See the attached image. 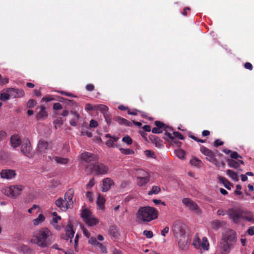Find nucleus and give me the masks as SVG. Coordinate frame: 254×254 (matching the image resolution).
<instances>
[{
	"label": "nucleus",
	"mask_w": 254,
	"mask_h": 254,
	"mask_svg": "<svg viewBox=\"0 0 254 254\" xmlns=\"http://www.w3.org/2000/svg\"><path fill=\"white\" fill-rule=\"evenodd\" d=\"M97 109L100 111L103 115H105L108 113L109 108L104 105H99L97 107Z\"/></svg>",
	"instance_id": "4c0bfd02"
},
{
	"label": "nucleus",
	"mask_w": 254,
	"mask_h": 254,
	"mask_svg": "<svg viewBox=\"0 0 254 254\" xmlns=\"http://www.w3.org/2000/svg\"><path fill=\"white\" fill-rule=\"evenodd\" d=\"M109 232L111 234L113 235V236H115L116 234V227L114 226L110 227Z\"/></svg>",
	"instance_id": "0e129e2a"
},
{
	"label": "nucleus",
	"mask_w": 254,
	"mask_h": 254,
	"mask_svg": "<svg viewBox=\"0 0 254 254\" xmlns=\"http://www.w3.org/2000/svg\"><path fill=\"white\" fill-rule=\"evenodd\" d=\"M236 241L237 234L234 230L230 229L223 233L218 245L221 254H229Z\"/></svg>",
	"instance_id": "f03ea898"
},
{
	"label": "nucleus",
	"mask_w": 254,
	"mask_h": 254,
	"mask_svg": "<svg viewBox=\"0 0 254 254\" xmlns=\"http://www.w3.org/2000/svg\"><path fill=\"white\" fill-rule=\"evenodd\" d=\"M182 202L185 205L186 207L191 211H193L196 213L199 212V209L198 205L188 198H185L182 200Z\"/></svg>",
	"instance_id": "9b49d317"
},
{
	"label": "nucleus",
	"mask_w": 254,
	"mask_h": 254,
	"mask_svg": "<svg viewBox=\"0 0 254 254\" xmlns=\"http://www.w3.org/2000/svg\"><path fill=\"white\" fill-rule=\"evenodd\" d=\"M98 124L97 122L94 120H91L90 121L89 126L91 127H96L98 126Z\"/></svg>",
	"instance_id": "052dcab7"
},
{
	"label": "nucleus",
	"mask_w": 254,
	"mask_h": 254,
	"mask_svg": "<svg viewBox=\"0 0 254 254\" xmlns=\"http://www.w3.org/2000/svg\"><path fill=\"white\" fill-rule=\"evenodd\" d=\"M11 97L13 98H18L23 97L24 95V92L22 89H18L15 88H10L7 90Z\"/></svg>",
	"instance_id": "6ab92c4d"
},
{
	"label": "nucleus",
	"mask_w": 254,
	"mask_h": 254,
	"mask_svg": "<svg viewBox=\"0 0 254 254\" xmlns=\"http://www.w3.org/2000/svg\"><path fill=\"white\" fill-rule=\"evenodd\" d=\"M20 252L23 254H31L32 250L27 245H23L20 247Z\"/></svg>",
	"instance_id": "f704fd0d"
},
{
	"label": "nucleus",
	"mask_w": 254,
	"mask_h": 254,
	"mask_svg": "<svg viewBox=\"0 0 254 254\" xmlns=\"http://www.w3.org/2000/svg\"><path fill=\"white\" fill-rule=\"evenodd\" d=\"M10 143L13 148H16L19 146L21 143V140L19 135L17 134L12 135L10 138Z\"/></svg>",
	"instance_id": "bb28decb"
},
{
	"label": "nucleus",
	"mask_w": 254,
	"mask_h": 254,
	"mask_svg": "<svg viewBox=\"0 0 254 254\" xmlns=\"http://www.w3.org/2000/svg\"><path fill=\"white\" fill-rule=\"evenodd\" d=\"M88 243L95 248H98L102 253L106 254L107 253L106 247L103 245L102 244L98 242L95 237H91L88 240Z\"/></svg>",
	"instance_id": "4468645a"
},
{
	"label": "nucleus",
	"mask_w": 254,
	"mask_h": 254,
	"mask_svg": "<svg viewBox=\"0 0 254 254\" xmlns=\"http://www.w3.org/2000/svg\"><path fill=\"white\" fill-rule=\"evenodd\" d=\"M171 132L172 131H170L167 133H165V136L164 137V139L172 143H174L178 147L180 146L182 144L181 142L178 140L177 138H175L174 137H172Z\"/></svg>",
	"instance_id": "aec40b11"
},
{
	"label": "nucleus",
	"mask_w": 254,
	"mask_h": 254,
	"mask_svg": "<svg viewBox=\"0 0 254 254\" xmlns=\"http://www.w3.org/2000/svg\"><path fill=\"white\" fill-rule=\"evenodd\" d=\"M9 79L7 77L2 78L0 74V85H4L8 82Z\"/></svg>",
	"instance_id": "6e6d98bb"
},
{
	"label": "nucleus",
	"mask_w": 254,
	"mask_h": 254,
	"mask_svg": "<svg viewBox=\"0 0 254 254\" xmlns=\"http://www.w3.org/2000/svg\"><path fill=\"white\" fill-rule=\"evenodd\" d=\"M154 124L156 127L161 130L165 131V133H167L170 131H173V128L167 125L162 122L156 121L154 122Z\"/></svg>",
	"instance_id": "412c9836"
},
{
	"label": "nucleus",
	"mask_w": 254,
	"mask_h": 254,
	"mask_svg": "<svg viewBox=\"0 0 254 254\" xmlns=\"http://www.w3.org/2000/svg\"><path fill=\"white\" fill-rule=\"evenodd\" d=\"M151 142L154 144L157 147H161L163 146L162 141L156 135L151 134L149 136Z\"/></svg>",
	"instance_id": "393cba45"
},
{
	"label": "nucleus",
	"mask_w": 254,
	"mask_h": 254,
	"mask_svg": "<svg viewBox=\"0 0 254 254\" xmlns=\"http://www.w3.org/2000/svg\"><path fill=\"white\" fill-rule=\"evenodd\" d=\"M223 144H224V142L222 141H221L219 139H216L215 140V141L214 142V146L216 147H217L222 145Z\"/></svg>",
	"instance_id": "13d9d810"
},
{
	"label": "nucleus",
	"mask_w": 254,
	"mask_h": 254,
	"mask_svg": "<svg viewBox=\"0 0 254 254\" xmlns=\"http://www.w3.org/2000/svg\"><path fill=\"white\" fill-rule=\"evenodd\" d=\"M242 189V187L240 185H237L236 186V190L235 191V193L237 195H241L242 194V192L240 190Z\"/></svg>",
	"instance_id": "e2e57ef3"
},
{
	"label": "nucleus",
	"mask_w": 254,
	"mask_h": 254,
	"mask_svg": "<svg viewBox=\"0 0 254 254\" xmlns=\"http://www.w3.org/2000/svg\"><path fill=\"white\" fill-rule=\"evenodd\" d=\"M74 194V190L71 189H69L64 194V200L69 208L73 207Z\"/></svg>",
	"instance_id": "f8f14e48"
},
{
	"label": "nucleus",
	"mask_w": 254,
	"mask_h": 254,
	"mask_svg": "<svg viewBox=\"0 0 254 254\" xmlns=\"http://www.w3.org/2000/svg\"><path fill=\"white\" fill-rule=\"evenodd\" d=\"M219 180L223 184L224 186L228 190H231V187L232 186V184L227 179L223 177L220 176L219 177Z\"/></svg>",
	"instance_id": "473e14b6"
},
{
	"label": "nucleus",
	"mask_w": 254,
	"mask_h": 254,
	"mask_svg": "<svg viewBox=\"0 0 254 254\" xmlns=\"http://www.w3.org/2000/svg\"><path fill=\"white\" fill-rule=\"evenodd\" d=\"M86 168L91 173H95L96 175L107 174L109 170L107 165L98 162L88 165Z\"/></svg>",
	"instance_id": "39448f33"
},
{
	"label": "nucleus",
	"mask_w": 254,
	"mask_h": 254,
	"mask_svg": "<svg viewBox=\"0 0 254 254\" xmlns=\"http://www.w3.org/2000/svg\"><path fill=\"white\" fill-rule=\"evenodd\" d=\"M187 230L186 224L179 220L175 221L172 227V231L178 242L179 247L182 250H186L188 248L190 239Z\"/></svg>",
	"instance_id": "f257e3e1"
},
{
	"label": "nucleus",
	"mask_w": 254,
	"mask_h": 254,
	"mask_svg": "<svg viewBox=\"0 0 254 254\" xmlns=\"http://www.w3.org/2000/svg\"><path fill=\"white\" fill-rule=\"evenodd\" d=\"M24 187L21 185L11 186L3 190V193L8 196L15 197L21 193Z\"/></svg>",
	"instance_id": "0eeeda50"
},
{
	"label": "nucleus",
	"mask_w": 254,
	"mask_h": 254,
	"mask_svg": "<svg viewBox=\"0 0 254 254\" xmlns=\"http://www.w3.org/2000/svg\"><path fill=\"white\" fill-rule=\"evenodd\" d=\"M119 150L122 154L125 155H132L134 153V151L133 150L129 148L125 149L123 148H120Z\"/></svg>",
	"instance_id": "79ce46f5"
},
{
	"label": "nucleus",
	"mask_w": 254,
	"mask_h": 254,
	"mask_svg": "<svg viewBox=\"0 0 254 254\" xmlns=\"http://www.w3.org/2000/svg\"><path fill=\"white\" fill-rule=\"evenodd\" d=\"M54 160L56 162L60 164H66L68 162V159L61 157H55Z\"/></svg>",
	"instance_id": "58836bf2"
},
{
	"label": "nucleus",
	"mask_w": 254,
	"mask_h": 254,
	"mask_svg": "<svg viewBox=\"0 0 254 254\" xmlns=\"http://www.w3.org/2000/svg\"><path fill=\"white\" fill-rule=\"evenodd\" d=\"M190 163L193 166L199 167V166H200V164L202 163V162L199 159H197L196 158H194L190 160Z\"/></svg>",
	"instance_id": "37998d69"
},
{
	"label": "nucleus",
	"mask_w": 254,
	"mask_h": 254,
	"mask_svg": "<svg viewBox=\"0 0 254 254\" xmlns=\"http://www.w3.org/2000/svg\"><path fill=\"white\" fill-rule=\"evenodd\" d=\"M7 133L3 130L0 131V142L6 139Z\"/></svg>",
	"instance_id": "864d4df0"
},
{
	"label": "nucleus",
	"mask_w": 254,
	"mask_h": 254,
	"mask_svg": "<svg viewBox=\"0 0 254 254\" xmlns=\"http://www.w3.org/2000/svg\"><path fill=\"white\" fill-rule=\"evenodd\" d=\"M160 190L161 189L160 187L154 186L152 187L151 190L149 191H148V194L151 195H152L153 194H157L160 191Z\"/></svg>",
	"instance_id": "ea45409f"
},
{
	"label": "nucleus",
	"mask_w": 254,
	"mask_h": 254,
	"mask_svg": "<svg viewBox=\"0 0 254 254\" xmlns=\"http://www.w3.org/2000/svg\"><path fill=\"white\" fill-rule=\"evenodd\" d=\"M227 174L233 180L235 181H238L239 178L238 177L237 174L234 171L231 170H227L226 171Z\"/></svg>",
	"instance_id": "e433bc0d"
},
{
	"label": "nucleus",
	"mask_w": 254,
	"mask_h": 254,
	"mask_svg": "<svg viewBox=\"0 0 254 254\" xmlns=\"http://www.w3.org/2000/svg\"><path fill=\"white\" fill-rule=\"evenodd\" d=\"M135 215L137 221L145 223L156 219L158 216V211L153 207L142 206L138 208Z\"/></svg>",
	"instance_id": "7ed1b4c3"
},
{
	"label": "nucleus",
	"mask_w": 254,
	"mask_h": 254,
	"mask_svg": "<svg viewBox=\"0 0 254 254\" xmlns=\"http://www.w3.org/2000/svg\"><path fill=\"white\" fill-rule=\"evenodd\" d=\"M230 156L232 159H238L239 158H242V157L240 156L237 152H232V153L230 154Z\"/></svg>",
	"instance_id": "603ef678"
},
{
	"label": "nucleus",
	"mask_w": 254,
	"mask_h": 254,
	"mask_svg": "<svg viewBox=\"0 0 254 254\" xmlns=\"http://www.w3.org/2000/svg\"><path fill=\"white\" fill-rule=\"evenodd\" d=\"M114 184L113 181L109 178H106L103 180L102 191L106 192L109 190L111 186Z\"/></svg>",
	"instance_id": "4be33fe9"
},
{
	"label": "nucleus",
	"mask_w": 254,
	"mask_h": 254,
	"mask_svg": "<svg viewBox=\"0 0 254 254\" xmlns=\"http://www.w3.org/2000/svg\"><path fill=\"white\" fill-rule=\"evenodd\" d=\"M38 151L41 154H45L49 149V143L44 139L39 140L38 143Z\"/></svg>",
	"instance_id": "a211bd4d"
},
{
	"label": "nucleus",
	"mask_w": 254,
	"mask_h": 254,
	"mask_svg": "<svg viewBox=\"0 0 254 254\" xmlns=\"http://www.w3.org/2000/svg\"><path fill=\"white\" fill-rule=\"evenodd\" d=\"M116 121L120 125H124L127 127H130L132 126V123L128 120L121 118L118 117L116 118Z\"/></svg>",
	"instance_id": "2f4dec72"
},
{
	"label": "nucleus",
	"mask_w": 254,
	"mask_h": 254,
	"mask_svg": "<svg viewBox=\"0 0 254 254\" xmlns=\"http://www.w3.org/2000/svg\"><path fill=\"white\" fill-rule=\"evenodd\" d=\"M71 113L73 115V118L70 121V125L72 127H76L77 123L80 117V115L75 111H71Z\"/></svg>",
	"instance_id": "c756f323"
},
{
	"label": "nucleus",
	"mask_w": 254,
	"mask_h": 254,
	"mask_svg": "<svg viewBox=\"0 0 254 254\" xmlns=\"http://www.w3.org/2000/svg\"><path fill=\"white\" fill-rule=\"evenodd\" d=\"M40 110L37 114L36 119L38 120H43L48 116V113L46 111V108L44 106L40 107Z\"/></svg>",
	"instance_id": "cd10ccee"
},
{
	"label": "nucleus",
	"mask_w": 254,
	"mask_h": 254,
	"mask_svg": "<svg viewBox=\"0 0 254 254\" xmlns=\"http://www.w3.org/2000/svg\"><path fill=\"white\" fill-rule=\"evenodd\" d=\"M63 108L62 105L59 103H56L53 105V109L56 110H61Z\"/></svg>",
	"instance_id": "bf43d9fd"
},
{
	"label": "nucleus",
	"mask_w": 254,
	"mask_h": 254,
	"mask_svg": "<svg viewBox=\"0 0 254 254\" xmlns=\"http://www.w3.org/2000/svg\"><path fill=\"white\" fill-rule=\"evenodd\" d=\"M82 230L83 231V233L84 235L85 236H86L87 238H89L90 236V234L88 232L87 229L84 228V227H82Z\"/></svg>",
	"instance_id": "680f3d73"
},
{
	"label": "nucleus",
	"mask_w": 254,
	"mask_h": 254,
	"mask_svg": "<svg viewBox=\"0 0 254 254\" xmlns=\"http://www.w3.org/2000/svg\"><path fill=\"white\" fill-rule=\"evenodd\" d=\"M200 151L203 155L206 156V159L208 161L214 164L216 166H219V163L216 158L215 153L213 151L204 146L200 147Z\"/></svg>",
	"instance_id": "6e6552de"
},
{
	"label": "nucleus",
	"mask_w": 254,
	"mask_h": 254,
	"mask_svg": "<svg viewBox=\"0 0 254 254\" xmlns=\"http://www.w3.org/2000/svg\"><path fill=\"white\" fill-rule=\"evenodd\" d=\"M52 235L50 230L47 228L40 229L36 234L37 245L41 247H46L48 246L47 239Z\"/></svg>",
	"instance_id": "20e7f679"
},
{
	"label": "nucleus",
	"mask_w": 254,
	"mask_h": 254,
	"mask_svg": "<svg viewBox=\"0 0 254 254\" xmlns=\"http://www.w3.org/2000/svg\"><path fill=\"white\" fill-rule=\"evenodd\" d=\"M244 67L245 68L252 70L253 68V66L252 64L249 62H247L244 64Z\"/></svg>",
	"instance_id": "774afa93"
},
{
	"label": "nucleus",
	"mask_w": 254,
	"mask_h": 254,
	"mask_svg": "<svg viewBox=\"0 0 254 254\" xmlns=\"http://www.w3.org/2000/svg\"><path fill=\"white\" fill-rule=\"evenodd\" d=\"M64 123V121L61 117L58 118L56 120L54 121V124L55 125V127L57 129V126H61Z\"/></svg>",
	"instance_id": "a18cd8bd"
},
{
	"label": "nucleus",
	"mask_w": 254,
	"mask_h": 254,
	"mask_svg": "<svg viewBox=\"0 0 254 254\" xmlns=\"http://www.w3.org/2000/svg\"><path fill=\"white\" fill-rule=\"evenodd\" d=\"M227 214L235 223H238L242 216V210L241 209L231 208L228 211Z\"/></svg>",
	"instance_id": "1a4fd4ad"
},
{
	"label": "nucleus",
	"mask_w": 254,
	"mask_h": 254,
	"mask_svg": "<svg viewBox=\"0 0 254 254\" xmlns=\"http://www.w3.org/2000/svg\"><path fill=\"white\" fill-rule=\"evenodd\" d=\"M227 162L228 165L231 168L235 169H238L240 166V164L244 165V162L242 160H238L237 161L232 159H227Z\"/></svg>",
	"instance_id": "b1692460"
},
{
	"label": "nucleus",
	"mask_w": 254,
	"mask_h": 254,
	"mask_svg": "<svg viewBox=\"0 0 254 254\" xmlns=\"http://www.w3.org/2000/svg\"><path fill=\"white\" fill-rule=\"evenodd\" d=\"M94 179L92 178L90 180L89 183L86 185V188L87 189H90L94 186Z\"/></svg>",
	"instance_id": "4d7b16f0"
},
{
	"label": "nucleus",
	"mask_w": 254,
	"mask_h": 254,
	"mask_svg": "<svg viewBox=\"0 0 254 254\" xmlns=\"http://www.w3.org/2000/svg\"><path fill=\"white\" fill-rule=\"evenodd\" d=\"M36 105V102L33 99L30 100L27 104V107L29 108H33Z\"/></svg>",
	"instance_id": "5fc2aeb1"
},
{
	"label": "nucleus",
	"mask_w": 254,
	"mask_h": 254,
	"mask_svg": "<svg viewBox=\"0 0 254 254\" xmlns=\"http://www.w3.org/2000/svg\"><path fill=\"white\" fill-rule=\"evenodd\" d=\"M242 219L254 223V216L251 212L242 210Z\"/></svg>",
	"instance_id": "a878e982"
},
{
	"label": "nucleus",
	"mask_w": 254,
	"mask_h": 254,
	"mask_svg": "<svg viewBox=\"0 0 254 254\" xmlns=\"http://www.w3.org/2000/svg\"><path fill=\"white\" fill-rule=\"evenodd\" d=\"M122 141L127 145H131L132 143V140L130 136L126 135L122 138Z\"/></svg>",
	"instance_id": "49530a36"
},
{
	"label": "nucleus",
	"mask_w": 254,
	"mask_h": 254,
	"mask_svg": "<svg viewBox=\"0 0 254 254\" xmlns=\"http://www.w3.org/2000/svg\"><path fill=\"white\" fill-rule=\"evenodd\" d=\"M65 234L63 235L62 238L68 241L70 240V243L72 242L71 239L73 237L74 235V231L73 230V226L71 224H68L65 228Z\"/></svg>",
	"instance_id": "ddd939ff"
},
{
	"label": "nucleus",
	"mask_w": 254,
	"mask_h": 254,
	"mask_svg": "<svg viewBox=\"0 0 254 254\" xmlns=\"http://www.w3.org/2000/svg\"><path fill=\"white\" fill-rule=\"evenodd\" d=\"M16 173L15 171L10 169H3L0 172V176L2 179H11L15 177Z\"/></svg>",
	"instance_id": "f3484780"
},
{
	"label": "nucleus",
	"mask_w": 254,
	"mask_h": 254,
	"mask_svg": "<svg viewBox=\"0 0 254 254\" xmlns=\"http://www.w3.org/2000/svg\"><path fill=\"white\" fill-rule=\"evenodd\" d=\"M105 198L100 194L98 195L96 203L99 209L103 210L105 208Z\"/></svg>",
	"instance_id": "c85d7f7f"
},
{
	"label": "nucleus",
	"mask_w": 254,
	"mask_h": 254,
	"mask_svg": "<svg viewBox=\"0 0 254 254\" xmlns=\"http://www.w3.org/2000/svg\"><path fill=\"white\" fill-rule=\"evenodd\" d=\"M143 234L146 236L147 238H151L153 236V232L151 231L144 230Z\"/></svg>",
	"instance_id": "3c124183"
},
{
	"label": "nucleus",
	"mask_w": 254,
	"mask_h": 254,
	"mask_svg": "<svg viewBox=\"0 0 254 254\" xmlns=\"http://www.w3.org/2000/svg\"><path fill=\"white\" fill-rule=\"evenodd\" d=\"M225 224L223 221L215 220L211 222V227L213 229H218Z\"/></svg>",
	"instance_id": "7c9ffc66"
},
{
	"label": "nucleus",
	"mask_w": 254,
	"mask_h": 254,
	"mask_svg": "<svg viewBox=\"0 0 254 254\" xmlns=\"http://www.w3.org/2000/svg\"><path fill=\"white\" fill-rule=\"evenodd\" d=\"M81 159L86 162L97 161L99 158L97 155L87 152H84L81 154Z\"/></svg>",
	"instance_id": "2eb2a0df"
},
{
	"label": "nucleus",
	"mask_w": 254,
	"mask_h": 254,
	"mask_svg": "<svg viewBox=\"0 0 254 254\" xmlns=\"http://www.w3.org/2000/svg\"><path fill=\"white\" fill-rule=\"evenodd\" d=\"M81 216L88 226H94L99 222V220L94 217L92 212L87 209H84L82 211Z\"/></svg>",
	"instance_id": "423d86ee"
},
{
	"label": "nucleus",
	"mask_w": 254,
	"mask_h": 254,
	"mask_svg": "<svg viewBox=\"0 0 254 254\" xmlns=\"http://www.w3.org/2000/svg\"><path fill=\"white\" fill-rule=\"evenodd\" d=\"M10 96L9 93H2L0 94V99L2 101H6L9 99Z\"/></svg>",
	"instance_id": "8fccbe9b"
},
{
	"label": "nucleus",
	"mask_w": 254,
	"mask_h": 254,
	"mask_svg": "<svg viewBox=\"0 0 254 254\" xmlns=\"http://www.w3.org/2000/svg\"><path fill=\"white\" fill-rule=\"evenodd\" d=\"M55 204L63 211H65L69 208L63 198H59L57 199L55 201Z\"/></svg>",
	"instance_id": "5701e85b"
},
{
	"label": "nucleus",
	"mask_w": 254,
	"mask_h": 254,
	"mask_svg": "<svg viewBox=\"0 0 254 254\" xmlns=\"http://www.w3.org/2000/svg\"><path fill=\"white\" fill-rule=\"evenodd\" d=\"M209 244L206 237H204L201 240V248L204 250L209 249Z\"/></svg>",
	"instance_id": "c9c22d12"
},
{
	"label": "nucleus",
	"mask_w": 254,
	"mask_h": 254,
	"mask_svg": "<svg viewBox=\"0 0 254 254\" xmlns=\"http://www.w3.org/2000/svg\"><path fill=\"white\" fill-rule=\"evenodd\" d=\"M86 89L88 91H92L94 89V86L92 84H88L86 86Z\"/></svg>",
	"instance_id": "338daca9"
},
{
	"label": "nucleus",
	"mask_w": 254,
	"mask_h": 254,
	"mask_svg": "<svg viewBox=\"0 0 254 254\" xmlns=\"http://www.w3.org/2000/svg\"><path fill=\"white\" fill-rule=\"evenodd\" d=\"M21 151L23 154L28 157H32L33 152L30 141L28 139H24L21 144Z\"/></svg>",
	"instance_id": "9d476101"
},
{
	"label": "nucleus",
	"mask_w": 254,
	"mask_h": 254,
	"mask_svg": "<svg viewBox=\"0 0 254 254\" xmlns=\"http://www.w3.org/2000/svg\"><path fill=\"white\" fill-rule=\"evenodd\" d=\"M142 172L146 174L145 177H136V183L139 187L145 185L149 182L150 179V175L148 172L146 171H142Z\"/></svg>",
	"instance_id": "dca6fc26"
},
{
	"label": "nucleus",
	"mask_w": 254,
	"mask_h": 254,
	"mask_svg": "<svg viewBox=\"0 0 254 254\" xmlns=\"http://www.w3.org/2000/svg\"><path fill=\"white\" fill-rule=\"evenodd\" d=\"M201 240L199 238H197L194 240L193 245L195 248L199 249L201 248Z\"/></svg>",
	"instance_id": "de8ad7c7"
},
{
	"label": "nucleus",
	"mask_w": 254,
	"mask_h": 254,
	"mask_svg": "<svg viewBox=\"0 0 254 254\" xmlns=\"http://www.w3.org/2000/svg\"><path fill=\"white\" fill-rule=\"evenodd\" d=\"M172 134V137H174L175 138H177L181 140H183L184 139L183 135L178 131H173Z\"/></svg>",
	"instance_id": "09e8293b"
},
{
	"label": "nucleus",
	"mask_w": 254,
	"mask_h": 254,
	"mask_svg": "<svg viewBox=\"0 0 254 254\" xmlns=\"http://www.w3.org/2000/svg\"><path fill=\"white\" fill-rule=\"evenodd\" d=\"M176 155L180 159H184L185 158V152L184 150L179 149H177L175 151Z\"/></svg>",
	"instance_id": "a19ab883"
},
{
	"label": "nucleus",
	"mask_w": 254,
	"mask_h": 254,
	"mask_svg": "<svg viewBox=\"0 0 254 254\" xmlns=\"http://www.w3.org/2000/svg\"><path fill=\"white\" fill-rule=\"evenodd\" d=\"M248 234L250 236L254 235V226H251L247 230Z\"/></svg>",
	"instance_id": "69168bd1"
},
{
	"label": "nucleus",
	"mask_w": 254,
	"mask_h": 254,
	"mask_svg": "<svg viewBox=\"0 0 254 254\" xmlns=\"http://www.w3.org/2000/svg\"><path fill=\"white\" fill-rule=\"evenodd\" d=\"M45 220V216L42 214H40L36 219L33 220V223L34 225H38L43 222Z\"/></svg>",
	"instance_id": "72a5a7b5"
},
{
	"label": "nucleus",
	"mask_w": 254,
	"mask_h": 254,
	"mask_svg": "<svg viewBox=\"0 0 254 254\" xmlns=\"http://www.w3.org/2000/svg\"><path fill=\"white\" fill-rule=\"evenodd\" d=\"M105 144L110 147H118V144L117 143H115L114 142V140L112 138L110 139L109 140H107L105 142Z\"/></svg>",
	"instance_id": "c03bdc74"
}]
</instances>
